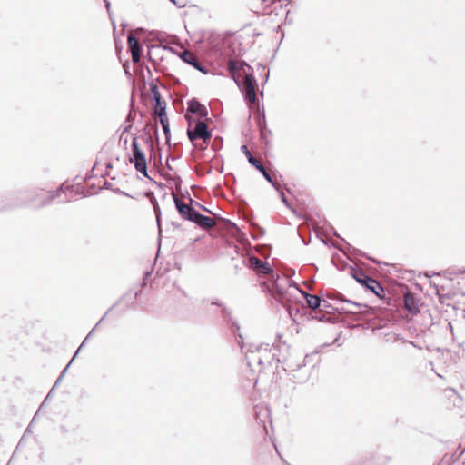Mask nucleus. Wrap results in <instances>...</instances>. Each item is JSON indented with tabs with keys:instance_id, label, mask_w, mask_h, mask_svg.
Masks as SVG:
<instances>
[{
	"instance_id": "412c9836",
	"label": "nucleus",
	"mask_w": 465,
	"mask_h": 465,
	"mask_svg": "<svg viewBox=\"0 0 465 465\" xmlns=\"http://www.w3.org/2000/svg\"><path fill=\"white\" fill-rule=\"evenodd\" d=\"M241 151L245 154V156L247 157L248 161L251 159V157L253 156L251 153V152L249 151V149H248V147L246 145H242L241 146Z\"/></svg>"
},
{
	"instance_id": "aec40b11",
	"label": "nucleus",
	"mask_w": 465,
	"mask_h": 465,
	"mask_svg": "<svg viewBox=\"0 0 465 465\" xmlns=\"http://www.w3.org/2000/svg\"><path fill=\"white\" fill-rule=\"evenodd\" d=\"M241 151L245 154V156L247 157L248 161L251 159V157L253 156L251 153V152L249 151V149H248V147L246 145H242L241 146Z\"/></svg>"
},
{
	"instance_id": "423d86ee",
	"label": "nucleus",
	"mask_w": 465,
	"mask_h": 465,
	"mask_svg": "<svg viewBox=\"0 0 465 465\" xmlns=\"http://www.w3.org/2000/svg\"><path fill=\"white\" fill-rule=\"evenodd\" d=\"M249 267L260 274H271L272 272L268 262H262L255 256L249 258Z\"/></svg>"
},
{
	"instance_id": "4be33fe9",
	"label": "nucleus",
	"mask_w": 465,
	"mask_h": 465,
	"mask_svg": "<svg viewBox=\"0 0 465 465\" xmlns=\"http://www.w3.org/2000/svg\"><path fill=\"white\" fill-rule=\"evenodd\" d=\"M241 151L245 154V156L247 157L248 161L251 159V157L253 156L251 153V152L249 151V149H248V147L246 145H242L241 146Z\"/></svg>"
},
{
	"instance_id": "dca6fc26",
	"label": "nucleus",
	"mask_w": 465,
	"mask_h": 465,
	"mask_svg": "<svg viewBox=\"0 0 465 465\" xmlns=\"http://www.w3.org/2000/svg\"><path fill=\"white\" fill-rule=\"evenodd\" d=\"M228 69L232 74H234L240 70V64L237 61L230 60L228 62Z\"/></svg>"
},
{
	"instance_id": "9d476101",
	"label": "nucleus",
	"mask_w": 465,
	"mask_h": 465,
	"mask_svg": "<svg viewBox=\"0 0 465 465\" xmlns=\"http://www.w3.org/2000/svg\"><path fill=\"white\" fill-rule=\"evenodd\" d=\"M174 201H175V204H176V207H177L180 214L184 219H187V220L191 221L193 218V216L195 215L196 211L193 208H192L190 205H188V204H186L184 203H182L176 197H174Z\"/></svg>"
},
{
	"instance_id": "f03ea898",
	"label": "nucleus",
	"mask_w": 465,
	"mask_h": 465,
	"mask_svg": "<svg viewBox=\"0 0 465 465\" xmlns=\"http://www.w3.org/2000/svg\"><path fill=\"white\" fill-rule=\"evenodd\" d=\"M188 122L187 134L191 142L194 143L196 140L201 139L204 143H207L212 134L208 130V126L203 120L197 119L194 115L187 114L185 115Z\"/></svg>"
},
{
	"instance_id": "6ab92c4d",
	"label": "nucleus",
	"mask_w": 465,
	"mask_h": 465,
	"mask_svg": "<svg viewBox=\"0 0 465 465\" xmlns=\"http://www.w3.org/2000/svg\"><path fill=\"white\" fill-rule=\"evenodd\" d=\"M249 163L254 166L257 170H262V168L263 167V165L262 164V162L261 160L255 158V157H251V159L249 160Z\"/></svg>"
},
{
	"instance_id": "1a4fd4ad",
	"label": "nucleus",
	"mask_w": 465,
	"mask_h": 465,
	"mask_svg": "<svg viewBox=\"0 0 465 465\" xmlns=\"http://www.w3.org/2000/svg\"><path fill=\"white\" fill-rule=\"evenodd\" d=\"M188 112L195 114V118L201 119L207 115L206 108L196 100H191L188 104Z\"/></svg>"
},
{
	"instance_id": "f3484780",
	"label": "nucleus",
	"mask_w": 465,
	"mask_h": 465,
	"mask_svg": "<svg viewBox=\"0 0 465 465\" xmlns=\"http://www.w3.org/2000/svg\"><path fill=\"white\" fill-rule=\"evenodd\" d=\"M258 126L260 128L262 136H264L265 135V132H266V120H265L264 115L263 116H259V118H258Z\"/></svg>"
},
{
	"instance_id": "39448f33",
	"label": "nucleus",
	"mask_w": 465,
	"mask_h": 465,
	"mask_svg": "<svg viewBox=\"0 0 465 465\" xmlns=\"http://www.w3.org/2000/svg\"><path fill=\"white\" fill-rule=\"evenodd\" d=\"M242 350L245 353V358L248 362V365L252 368L260 366L262 364V349L261 347H256L255 350H251L248 348L247 344L244 342V340L242 335H239ZM266 349H263V351H266Z\"/></svg>"
},
{
	"instance_id": "2eb2a0df",
	"label": "nucleus",
	"mask_w": 465,
	"mask_h": 465,
	"mask_svg": "<svg viewBox=\"0 0 465 465\" xmlns=\"http://www.w3.org/2000/svg\"><path fill=\"white\" fill-rule=\"evenodd\" d=\"M154 98H155V102H156V104L154 107V114L156 115H158L159 119L167 117L166 112H165V107L162 106V104H161L160 94L158 92H156L154 94Z\"/></svg>"
},
{
	"instance_id": "a211bd4d",
	"label": "nucleus",
	"mask_w": 465,
	"mask_h": 465,
	"mask_svg": "<svg viewBox=\"0 0 465 465\" xmlns=\"http://www.w3.org/2000/svg\"><path fill=\"white\" fill-rule=\"evenodd\" d=\"M160 123H161V125L163 129L165 135L168 136V134L170 133L168 118L167 117L160 118Z\"/></svg>"
},
{
	"instance_id": "4468645a",
	"label": "nucleus",
	"mask_w": 465,
	"mask_h": 465,
	"mask_svg": "<svg viewBox=\"0 0 465 465\" xmlns=\"http://www.w3.org/2000/svg\"><path fill=\"white\" fill-rule=\"evenodd\" d=\"M299 292H301L304 295L309 308L315 310L320 306L321 298L319 296L306 293L304 292H302L301 290Z\"/></svg>"
},
{
	"instance_id": "f8f14e48",
	"label": "nucleus",
	"mask_w": 465,
	"mask_h": 465,
	"mask_svg": "<svg viewBox=\"0 0 465 465\" xmlns=\"http://www.w3.org/2000/svg\"><path fill=\"white\" fill-rule=\"evenodd\" d=\"M128 45L132 54V59L134 63H138L141 59L140 46L137 38L133 35L128 36Z\"/></svg>"
},
{
	"instance_id": "6e6552de",
	"label": "nucleus",
	"mask_w": 465,
	"mask_h": 465,
	"mask_svg": "<svg viewBox=\"0 0 465 465\" xmlns=\"http://www.w3.org/2000/svg\"><path fill=\"white\" fill-rule=\"evenodd\" d=\"M180 58L183 62L193 65L195 69L199 70L200 72L205 73L204 68L202 66L201 63L198 61L197 56L193 52L185 50L181 53Z\"/></svg>"
},
{
	"instance_id": "5701e85b",
	"label": "nucleus",
	"mask_w": 465,
	"mask_h": 465,
	"mask_svg": "<svg viewBox=\"0 0 465 465\" xmlns=\"http://www.w3.org/2000/svg\"><path fill=\"white\" fill-rule=\"evenodd\" d=\"M262 174L264 176V178L270 182V183H272V177L271 175L269 174V173L266 171V169L264 168V166L262 168V170H259Z\"/></svg>"
},
{
	"instance_id": "9b49d317",
	"label": "nucleus",
	"mask_w": 465,
	"mask_h": 465,
	"mask_svg": "<svg viewBox=\"0 0 465 465\" xmlns=\"http://www.w3.org/2000/svg\"><path fill=\"white\" fill-rule=\"evenodd\" d=\"M191 221L194 222L197 225L203 229L213 228L216 224L213 218L200 214L197 212Z\"/></svg>"
},
{
	"instance_id": "ddd939ff",
	"label": "nucleus",
	"mask_w": 465,
	"mask_h": 465,
	"mask_svg": "<svg viewBox=\"0 0 465 465\" xmlns=\"http://www.w3.org/2000/svg\"><path fill=\"white\" fill-rule=\"evenodd\" d=\"M404 307L411 314H416L419 312V306L417 301L414 298V296L410 292H407L404 295Z\"/></svg>"
},
{
	"instance_id": "0eeeda50",
	"label": "nucleus",
	"mask_w": 465,
	"mask_h": 465,
	"mask_svg": "<svg viewBox=\"0 0 465 465\" xmlns=\"http://www.w3.org/2000/svg\"><path fill=\"white\" fill-rule=\"evenodd\" d=\"M256 84L252 76L246 75L244 79L245 99L252 105L256 102Z\"/></svg>"
},
{
	"instance_id": "7ed1b4c3",
	"label": "nucleus",
	"mask_w": 465,
	"mask_h": 465,
	"mask_svg": "<svg viewBox=\"0 0 465 465\" xmlns=\"http://www.w3.org/2000/svg\"><path fill=\"white\" fill-rule=\"evenodd\" d=\"M131 147L132 156L130 157V162L134 164V168L138 172L147 176V162L145 158V150L149 147L147 143L134 137Z\"/></svg>"
},
{
	"instance_id": "f257e3e1",
	"label": "nucleus",
	"mask_w": 465,
	"mask_h": 465,
	"mask_svg": "<svg viewBox=\"0 0 465 465\" xmlns=\"http://www.w3.org/2000/svg\"><path fill=\"white\" fill-rule=\"evenodd\" d=\"M262 288L283 306L291 301L292 291H300L298 287L291 284V281L286 276L278 274L276 277L272 274V279L262 282Z\"/></svg>"
},
{
	"instance_id": "20e7f679",
	"label": "nucleus",
	"mask_w": 465,
	"mask_h": 465,
	"mask_svg": "<svg viewBox=\"0 0 465 465\" xmlns=\"http://www.w3.org/2000/svg\"><path fill=\"white\" fill-rule=\"evenodd\" d=\"M354 278L359 283L375 293L379 298L382 299L385 297V290L381 283L368 276L364 272H356Z\"/></svg>"
}]
</instances>
